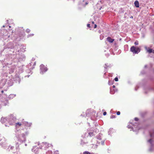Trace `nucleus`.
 Masks as SVG:
<instances>
[{
	"label": "nucleus",
	"instance_id": "f257e3e1",
	"mask_svg": "<svg viewBox=\"0 0 154 154\" xmlns=\"http://www.w3.org/2000/svg\"><path fill=\"white\" fill-rule=\"evenodd\" d=\"M130 51L133 53L137 54L140 51V49L138 47H135L134 46H132L130 48Z\"/></svg>",
	"mask_w": 154,
	"mask_h": 154
},
{
	"label": "nucleus",
	"instance_id": "f03ea898",
	"mask_svg": "<svg viewBox=\"0 0 154 154\" xmlns=\"http://www.w3.org/2000/svg\"><path fill=\"white\" fill-rule=\"evenodd\" d=\"M42 145L43 146H44L45 149L52 146L51 144H49L47 142H43Z\"/></svg>",
	"mask_w": 154,
	"mask_h": 154
},
{
	"label": "nucleus",
	"instance_id": "7ed1b4c3",
	"mask_svg": "<svg viewBox=\"0 0 154 154\" xmlns=\"http://www.w3.org/2000/svg\"><path fill=\"white\" fill-rule=\"evenodd\" d=\"M40 69L41 70L42 73H43L44 72H46L48 70L47 67H45L42 64L40 66Z\"/></svg>",
	"mask_w": 154,
	"mask_h": 154
},
{
	"label": "nucleus",
	"instance_id": "20e7f679",
	"mask_svg": "<svg viewBox=\"0 0 154 154\" xmlns=\"http://www.w3.org/2000/svg\"><path fill=\"white\" fill-rule=\"evenodd\" d=\"M24 124V122H18L16 123H15V127L17 128H19Z\"/></svg>",
	"mask_w": 154,
	"mask_h": 154
},
{
	"label": "nucleus",
	"instance_id": "39448f33",
	"mask_svg": "<svg viewBox=\"0 0 154 154\" xmlns=\"http://www.w3.org/2000/svg\"><path fill=\"white\" fill-rule=\"evenodd\" d=\"M107 40L110 43H112L114 40V39H112L110 37H108L107 38Z\"/></svg>",
	"mask_w": 154,
	"mask_h": 154
},
{
	"label": "nucleus",
	"instance_id": "423d86ee",
	"mask_svg": "<svg viewBox=\"0 0 154 154\" xmlns=\"http://www.w3.org/2000/svg\"><path fill=\"white\" fill-rule=\"evenodd\" d=\"M134 5L136 7L138 8L139 7V2L138 1H135L134 3Z\"/></svg>",
	"mask_w": 154,
	"mask_h": 154
},
{
	"label": "nucleus",
	"instance_id": "0eeeda50",
	"mask_svg": "<svg viewBox=\"0 0 154 154\" xmlns=\"http://www.w3.org/2000/svg\"><path fill=\"white\" fill-rule=\"evenodd\" d=\"M147 51L149 53H152V50L151 49H149L147 50Z\"/></svg>",
	"mask_w": 154,
	"mask_h": 154
},
{
	"label": "nucleus",
	"instance_id": "6e6552de",
	"mask_svg": "<svg viewBox=\"0 0 154 154\" xmlns=\"http://www.w3.org/2000/svg\"><path fill=\"white\" fill-rule=\"evenodd\" d=\"M83 154H92L88 151H85L83 152Z\"/></svg>",
	"mask_w": 154,
	"mask_h": 154
},
{
	"label": "nucleus",
	"instance_id": "1a4fd4ad",
	"mask_svg": "<svg viewBox=\"0 0 154 154\" xmlns=\"http://www.w3.org/2000/svg\"><path fill=\"white\" fill-rule=\"evenodd\" d=\"M26 32L29 33L30 32V30L29 29H26Z\"/></svg>",
	"mask_w": 154,
	"mask_h": 154
},
{
	"label": "nucleus",
	"instance_id": "9d476101",
	"mask_svg": "<svg viewBox=\"0 0 154 154\" xmlns=\"http://www.w3.org/2000/svg\"><path fill=\"white\" fill-rule=\"evenodd\" d=\"M116 118V116L114 115H112L110 116V118L113 119Z\"/></svg>",
	"mask_w": 154,
	"mask_h": 154
},
{
	"label": "nucleus",
	"instance_id": "9b49d317",
	"mask_svg": "<svg viewBox=\"0 0 154 154\" xmlns=\"http://www.w3.org/2000/svg\"><path fill=\"white\" fill-rule=\"evenodd\" d=\"M134 44L135 45H138V42L137 41H136L134 43Z\"/></svg>",
	"mask_w": 154,
	"mask_h": 154
},
{
	"label": "nucleus",
	"instance_id": "f8f14e48",
	"mask_svg": "<svg viewBox=\"0 0 154 154\" xmlns=\"http://www.w3.org/2000/svg\"><path fill=\"white\" fill-rule=\"evenodd\" d=\"M114 80L116 82H117L118 81V78L117 77H116L115 79H114Z\"/></svg>",
	"mask_w": 154,
	"mask_h": 154
},
{
	"label": "nucleus",
	"instance_id": "ddd939ff",
	"mask_svg": "<svg viewBox=\"0 0 154 154\" xmlns=\"http://www.w3.org/2000/svg\"><path fill=\"white\" fill-rule=\"evenodd\" d=\"M89 134L90 136H91L92 135H93V133H92V132L89 133Z\"/></svg>",
	"mask_w": 154,
	"mask_h": 154
},
{
	"label": "nucleus",
	"instance_id": "4468645a",
	"mask_svg": "<svg viewBox=\"0 0 154 154\" xmlns=\"http://www.w3.org/2000/svg\"><path fill=\"white\" fill-rule=\"evenodd\" d=\"M120 112L119 111H118L117 112V115H120Z\"/></svg>",
	"mask_w": 154,
	"mask_h": 154
},
{
	"label": "nucleus",
	"instance_id": "2eb2a0df",
	"mask_svg": "<svg viewBox=\"0 0 154 154\" xmlns=\"http://www.w3.org/2000/svg\"><path fill=\"white\" fill-rule=\"evenodd\" d=\"M106 114V112H104L103 113V115L104 116H105Z\"/></svg>",
	"mask_w": 154,
	"mask_h": 154
},
{
	"label": "nucleus",
	"instance_id": "dca6fc26",
	"mask_svg": "<svg viewBox=\"0 0 154 154\" xmlns=\"http://www.w3.org/2000/svg\"><path fill=\"white\" fill-rule=\"evenodd\" d=\"M87 27L90 28V25L89 24H88L87 25Z\"/></svg>",
	"mask_w": 154,
	"mask_h": 154
},
{
	"label": "nucleus",
	"instance_id": "f3484780",
	"mask_svg": "<svg viewBox=\"0 0 154 154\" xmlns=\"http://www.w3.org/2000/svg\"><path fill=\"white\" fill-rule=\"evenodd\" d=\"M134 120L136 121H137L138 120V119L137 118H135V119H134Z\"/></svg>",
	"mask_w": 154,
	"mask_h": 154
},
{
	"label": "nucleus",
	"instance_id": "a211bd4d",
	"mask_svg": "<svg viewBox=\"0 0 154 154\" xmlns=\"http://www.w3.org/2000/svg\"><path fill=\"white\" fill-rule=\"evenodd\" d=\"M88 4V2H86L85 3V5H84V6H85L86 5H87Z\"/></svg>",
	"mask_w": 154,
	"mask_h": 154
},
{
	"label": "nucleus",
	"instance_id": "6ab92c4d",
	"mask_svg": "<svg viewBox=\"0 0 154 154\" xmlns=\"http://www.w3.org/2000/svg\"><path fill=\"white\" fill-rule=\"evenodd\" d=\"M97 26V25H96V24H95V25H94V28H96Z\"/></svg>",
	"mask_w": 154,
	"mask_h": 154
},
{
	"label": "nucleus",
	"instance_id": "aec40b11",
	"mask_svg": "<svg viewBox=\"0 0 154 154\" xmlns=\"http://www.w3.org/2000/svg\"><path fill=\"white\" fill-rule=\"evenodd\" d=\"M112 87H113V88H115V85H113Z\"/></svg>",
	"mask_w": 154,
	"mask_h": 154
},
{
	"label": "nucleus",
	"instance_id": "412c9836",
	"mask_svg": "<svg viewBox=\"0 0 154 154\" xmlns=\"http://www.w3.org/2000/svg\"><path fill=\"white\" fill-rule=\"evenodd\" d=\"M1 92L2 93H3L4 92V91L3 90H2V91H1Z\"/></svg>",
	"mask_w": 154,
	"mask_h": 154
},
{
	"label": "nucleus",
	"instance_id": "4be33fe9",
	"mask_svg": "<svg viewBox=\"0 0 154 154\" xmlns=\"http://www.w3.org/2000/svg\"><path fill=\"white\" fill-rule=\"evenodd\" d=\"M92 24H94V21H92Z\"/></svg>",
	"mask_w": 154,
	"mask_h": 154
},
{
	"label": "nucleus",
	"instance_id": "5701e85b",
	"mask_svg": "<svg viewBox=\"0 0 154 154\" xmlns=\"http://www.w3.org/2000/svg\"><path fill=\"white\" fill-rule=\"evenodd\" d=\"M151 140V139H150V140H149V142H150Z\"/></svg>",
	"mask_w": 154,
	"mask_h": 154
},
{
	"label": "nucleus",
	"instance_id": "b1692460",
	"mask_svg": "<svg viewBox=\"0 0 154 154\" xmlns=\"http://www.w3.org/2000/svg\"><path fill=\"white\" fill-rule=\"evenodd\" d=\"M3 27H5V26H3Z\"/></svg>",
	"mask_w": 154,
	"mask_h": 154
},
{
	"label": "nucleus",
	"instance_id": "393cba45",
	"mask_svg": "<svg viewBox=\"0 0 154 154\" xmlns=\"http://www.w3.org/2000/svg\"><path fill=\"white\" fill-rule=\"evenodd\" d=\"M153 53H154V51H153Z\"/></svg>",
	"mask_w": 154,
	"mask_h": 154
}]
</instances>
